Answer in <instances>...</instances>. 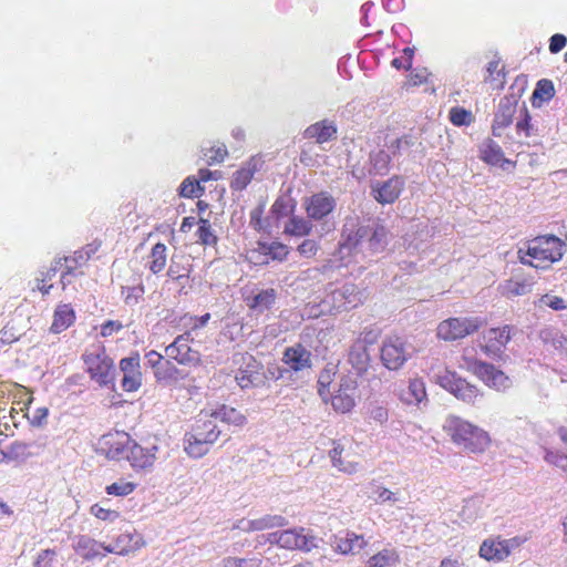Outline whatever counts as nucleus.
<instances>
[{"mask_svg":"<svg viewBox=\"0 0 567 567\" xmlns=\"http://www.w3.org/2000/svg\"><path fill=\"white\" fill-rule=\"evenodd\" d=\"M364 236H370L368 251L372 255L384 251L389 244V231L378 220L361 221L358 217H348L341 233L342 241L338 251L340 257L327 260L315 270L331 279L330 274L344 266L341 260L359 247H363Z\"/></svg>","mask_w":567,"mask_h":567,"instance_id":"obj_1","label":"nucleus"},{"mask_svg":"<svg viewBox=\"0 0 567 567\" xmlns=\"http://www.w3.org/2000/svg\"><path fill=\"white\" fill-rule=\"evenodd\" d=\"M217 419L200 413L192 426V430L185 434L184 443L186 453L195 458H199L208 453L210 446L217 442L221 431L216 424Z\"/></svg>","mask_w":567,"mask_h":567,"instance_id":"obj_2","label":"nucleus"},{"mask_svg":"<svg viewBox=\"0 0 567 567\" xmlns=\"http://www.w3.org/2000/svg\"><path fill=\"white\" fill-rule=\"evenodd\" d=\"M566 244L556 236H539L528 243L526 252L518 250L522 264L534 268H547L561 259Z\"/></svg>","mask_w":567,"mask_h":567,"instance_id":"obj_3","label":"nucleus"},{"mask_svg":"<svg viewBox=\"0 0 567 567\" xmlns=\"http://www.w3.org/2000/svg\"><path fill=\"white\" fill-rule=\"evenodd\" d=\"M443 427L454 443L473 453L483 452L489 444V436L484 430L460 416H447Z\"/></svg>","mask_w":567,"mask_h":567,"instance_id":"obj_4","label":"nucleus"},{"mask_svg":"<svg viewBox=\"0 0 567 567\" xmlns=\"http://www.w3.org/2000/svg\"><path fill=\"white\" fill-rule=\"evenodd\" d=\"M86 372L100 386L113 384L116 369L113 359L106 353L105 348L97 343L89 347L82 354Z\"/></svg>","mask_w":567,"mask_h":567,"instance_id":"obj_5","label":"nucleus"},{"mask_svg":"<svg viewBox=\"0 0 567 567\" xmlns=\"http://www.w3.org/2000/svg\"><path fill=\"white\" fill-rule=\"evenodd\" d=\"M414 348L403 338L394 336L384 339L380 349L382 364L391 371L401 369L412 358Z\"/></svg>","mask_w":567,"mask_h":567,"instance_id":"obj_6","label":"nucleus"},{"mask_svg":"<svg viewBox=\"0 0 567 567\" xmlns=\"http://www.w3.org/2000/svg\"><path fill=\"white\" fill-rule=\"evenodd\" d=\"M483 326V321L475 318H450L437 327V337L445 341H454L474 333Z\"/></svg>","mask_w":567,"mask_h":567,"instance_id":"obj_7","label":"nucleus"},{"mask_svg":"<svg viewBox=\"0 0 567 567\" xmlns=\"http://www.w3.org/2000/svg\"><path fill=\"white\" fill-rule=\"evenodd\" d=\"M437 383L456 399L468 404H474L481 395L480 390L474 384L468 383L455 372L445 371L437 375Z\"/></svg>","mask_w":567,"mask_h":567,"instance_id":"obj_8","label":"nucleus"},{"mask_svg":"<svg viewBox=\"0 0 567 567\" xmlns=\"http://www.w3.org/2000/svg\"><path fill=\"white\" fill-rule=\"evenodd\" d=\"M282 362L287 368L280 370V378L285 373H305L312 368V353L301 343H297L285 349Z\"/></svg>","mask_w":567,"mask_h":567,"instance_id":"obj_9","label":"nucleus"},{"mask_svg":"<svg viewBox=\"0 0 567 567\" xmlns=\"http://www.w3.org/2000/svg\"><path fill=\"white\" fill-rule=\"evenodd\" d=\"M190 333L185 332L165 348V354L168 359L175 360L183 365H196L200 362V354L189 346Z\"/></svg>","mask_w":567,"mask_h":567,"instance_id":"obj_10","label":"nucleus"},{"mask_svg":"<svg viewBox=\"0 0 567 567\" xmlns=\"http://www.w3.org/2000/svg\"><path fill=\"white\" fill-rule=\"evenodd\" d=\"M336 198L327 192L311 195L305 202L307 215L310 219L322 220L336 208Z\"/></svg>","mask_w":567,"mask_h":567,"instance_id":"obj_11","label":"nucleus"},{"mask_svg":"<svg viewBox=\"0 0 567 567\" xmlns=\"http://www.w3.org/2000/svg\"><path fill=\"white\" fill-rule=\"evenodd\" d=\"M404 187V179L401 176H392L385 182H374L371 184V194L373 198L382 204L394 203Z\"/></svg>","mask_w":567,"mask_h":567,"instance_id":"obj_12","label":"nucleus"},{"mask_svg":"<svg viewBox=\"0 0 567 567\" xmlns=\"http://www.w3.org/2000/svg\"><path fill=\"white\" fill-rule=\"evenodd\" d=\"M132 439L124 432L110 433L103 436L101 449L110 460H126Z\"/></svg>","mask_w":567,"mask_h":567,"instance_id":"obj_13","label":"nucleus"},{"mask_svg":"<svg viewBox=\"0 0 567 567\" xmlns=\"http://www.w3.org/2000/svg\"><path fill=\"white\" fill-rule=\"evenodd\" d=\"M473 372L486 385L494 388L497 391L506 390L511 386L509 378L501 370L496 369L493 364L477 361L473 365Z\"/></svg>","mask_w":567,"mask_h":567,"instance_id":"obj_14","label":"nucleus"},{"mask_svg":"<svg viewBox=\"0 0 567 567\" xmlns=\"http://www.w3.org/2000/svg\"><path fill=\"white\" fill-rule=\"evenodd\" d=\"M140 354L134 353L120 361V370L123 373L121 381L124 391L133 392L142 385V373L140 370Z\"/></svg>","mask_w":567,"mask_h":567,"instance_id":"obj_15","label":"nucleus"},{"mask_svg":"<svg viewBox=\"0 0 567 567\" xmlns=\"http://www.w3.org/2000/svg\"><path fill=\"white\" fill-rule=\"evenodd\" d=\"M236 381L241 389L258 386L264 382L262 365L252 355L244 358V364L236 374Z\"/></svg>","mask_w":567,"mask_h":567,"instance_id":"obj_16","label":"nucleus"},{"mask_svg":"<svg viewBox=\"0 0 567 567\" xmlns=\"http://www.w3.org/2000/svg\"><path fill=\"white\" fill-rule=\"evenodd\" d=\"M330 545L339 554L355 555L368 545V542L362 535L344 530L333 535L330 539Z\"/></svg>","mask_w":567,"mask_h":567,"instance_id":"obj_17","label":"nucleus"},{"mask_svg":"<svg viewBox=\"0 0 567 567\" xmlns=\"http://www.w3.org/2000/svg\"><path fill=\"white\" fill-rule=\"evenodd\" d=\"M279 547L286 549H300L303 551H310L312 548H316L317 538L312 535L303 534V528L297 529H286L280 532L279 537Z\"/></svg>","mask_w":567,"mask_h":567,"instance_id":"obj_18","label":"nucleus"},{"mask_svg":"<svg viewBox=\"0 0 567 567\" xmlns=\"http://www.w3.org/2000/svg\"><path fill=\"white\" fill-rule=\"evenodd\" d=\"M519 543L516 538L511 539H486L483 542L480 548L481 557L486 560L501 561L506 558L514 546H518Z\"/></svg>","mask_w":567,"mask_h":567,"instance_id":"obj_19","label":"nucleus"},{"mask_svg":"<svg viewBox=\"0 0 567 567\" xmlns=\"http://www.w3.org/2000/svg\"><path fill=\"white\" fill-rule=\"evenodd\" d=\"M517 104L518 101L515 96H504L501 99L492 126L495 136H501L502 131L512 124Z\"/></svg>","mask_w":567,"mask_h":567,"instance_id":"obj_20","label":"nucleus"},{"mask_svg":"<svg viewBox=\"0 0 567 567\" xmlns=\"http://www.w3.org/2000/svg\"><path fill=\"white\" fill-rule=\"evenodd\" d=\"M157 446L143 447L132 440L126 460L136 470H145L152 467L155 462Z\"/></svg>","mask_w":567,"mask_h":567,"instance_id":"obj_21","label":"nucleus"},{"mask_svg":"<svg viewBox=\"0 0 567 567\" xmlns=\"http://www.w3.org/2000/svg\"><path fill=\"white\" fill-rule=\"evenodd\" d=\"M513 327L504 326L503 328H492L489 329L484 338L486 340V344L484 347L485 352L488 354H498L505 348V346L511 340Z\"/></svg>","mask_w":567,"mask_h":567,"instance_id":"obj_22","label":"nucleus"},{"mask_svg":"<svg viewBox=\"0 0 567 567\" xmlns=\"http://www.w3.org/2000/svg\"><path fill=\"white\" fill-rule=\"evenodd\" d=\"M533 286L534 281L532 278L515 276L504 281L499 289L503 296L514 298L529 293Z\"/></svg>","mask_w":567,"mask_h":567,"instance_id":"obj_23","label":"nucleus"},{"mask_svg":"<svg viewBox=\"0 0 567 567\" xmlns=\"http://www.w3.org/2000/svg\"><path fill=\"white\" fill-rule=\"evenodd\" d=\"M332 298L339 306L347 309L355 308L363 300V293L353 284H344L340 289L332 292Z\"/></svg>","mask_w":567,"mask_h":567,"instance_id":"obj_24","label":"nucleus"},{"mask_svg":"<svg viewBox=\"0 0 567 567\" xmlns=\"http://www.w3.org/2000/svg\"><path fill=\"white\" fill-rule=\"evenodd\" d=\"M353 391L354 386L352 382L346 381L344 383H340L339 389L334 391L331 399L333 409L341 413L349 412L354 406Z\"/></svg>","mask_w":567,"mask_h":567,"instance_id":"obj_25","label":"nucleus"},{"mask_svg":"<svg viewBox=\"0 0 567 567\" xmlns=\"http://www.w3.org/2000/svg\"><path fill=\"white\" fill-rule=\"evenodd\" d=\"M277 292L272 288L262 289L251 297H247L246 301L250 310L257 315L269 310L276 302Z\"/></svg>","mask_w":567,"mask_h":567,"instance_id":"obj_26","label":"nucleus"},{"mask_svg":"<svg viewBox=\"0 0 567 567\" xmlns=\"http://www.w3.org/2000/svg\"><path fill=\"white\" fill-rule=\"evenodd\" d=\"M116 555L126 556L144 546L143 537L134 532H124L115 540Z\"/></svg>","mask_w":567,"mask_h":567,"instance_id":"obj_27","label":"nucleus"},{"mask_svg":"<svg viewBox=\"0 0 567 567\" xmlns=\"http://www.w3.org/2000/svg\"><path fill=\"white\" fill-rule=\"evenodd\" d=\"M349 362L358 374L364 373L370 365V354L362 342H354L349 351Z\"/></svg>","mask_w":567,"mask_h":567,"instance_id":"obj_28","label":"nucleus"},{"mask_svg":"<svg viewBox=\"0 0 567 567\" xmlns=\"http://www.w3.org/2000/svg\"><path fill=\"white\" fill-rule=\"evenodd\" d=\"M401 401L406 404H419L426 399L425 384L421 379H412L405 390L402 391Z\"/></svg>","mask_w":567,"mask_h":567,"instance_id":"obj_29","label":"nucleus"},{"mask_svg":"<svg viewBox=\"0 0 567 567\" xmlns=\"http://www.w3.org/2000/svg\"><path fill=\"white\" fill-rule=\"evenodd\" d=\"M214 419L220 420L227 424L235 426H244L247 423V417L237 411L235 408L221 405L212 412Z\"/></svg>","mask_w":567,"mask_h":567,"instance_id":"obj_30","label":"nucleus"},{"mask_svg":"<svg viewBox=\"0 0 567 567\" xmlns=\"http://www.w3.org/2000/svg\"><path fill=\"white\" fill-rule=\"evenodd\" d=\"M393 159L388 150H379L370 154L369 174L384 175L389 172L390 162Z\"/></svg>","mask_w":567,"mask_h":567,"instance_id":"obj_31","label":"nucleus"},{"mask_svg":"<svg viewBox=\"0 0 567 567\" xmlns=\"http://www.w3.org/2000/svg\"><path fill=\"white\" fill-rule=\"evenodd\" d=\"M337 134V128L326 121L317 122L306 130V136L316 138L318 143H326Z\"/></svg>","mask_w":567,"mask_h":567,"instance_id":"obj_32","label":"nucleus"},{"mask_svg":"<svg viewBox=\"0 0 567 567\" xmlns=\"http://www.w3.org/2000/svg\"><path fill=\"white\" fill-rule=\"evenodd\" d=\"M32 444L22 441L12 442L7 451H2L3 458L10 461H23L33 455L31 452Z\"/></svg>","mask_w":567,"mask_h":567,"instance_id":"obj_33","label":"nucleus"},{"mask_svg":"<svg viewBox=\"0 0 567 567\" xmlns=\"http://www.w3.org/2000/svg\"><path fill=\"white\" fill-rule=\"evenodd\" d=\"M554 95L555 87L553 82L547 79L539 80L533 92V105L539 107L542 105V102H547L551 100Z\"/></svg>","mask_w":567,"mask_h":567,"instance_id":"obj_34","label":"nucleus"},{"mask_svg":"<svg viewBox=\"0 0 567 567\" xmlns=\"http://www.w3.org/2000/svg\"><path fill=\"white\" fill-rule=\"evenodd\" d=\"M100 543L87 536H80L75 546L76 553L86 560L100 555Z\"/></svg>","mask_w":567,"mask_h":567,"instance_id":"obj_35","label":"nucleus"},{"mask_svg":"<svg viewBox=\"0 0 567 567\" xmlns=\"http://www.w3.org/2000/svg\"><path fill=\"white\" fill-rule=\"evenodd\" d=\"M71 324V308L69 305L59 306L54 312L51 331L60 333Z\"/></svg>","mask_w":567,"mask_h":567,"instance_id":"obj_36","label":"nucleus"},{"mask_svg":"<svg viewBox=\"0 0 567 567\" xmlns=\"http://www.w3.org/2000/svg\"><path fill=\"white\" fill-rule=\"evenodd\" d=\"M259 249L265 257L282 261L287 258L288 247L281 243H259Z\"/></svg>","mask_w":567,"mask_h":567,"instance_id":"obj_37","label":"nucleus"},{"mask_svg":"<svg viewBox=\"0 0 567 567\" xmlns=\"http://www.w3.org/2000/svg\"><path fill=\"white\" fill-rule=\"evenodd\" d=\"M343 446L340 443L333 441V447L329 451V456L331 458L332 465L342 472L349 474L354 473L357 471V464L351 462L346 463L341 458Z\"/></svg>","mask_w":567,"mask_h":567,"instance_id":"obj_38","label":"nucleus"},{"mask_svg":"<svg viewBox=\"0 0 567 567\" xmlns=\"http://www.w3.org/2000/svg\"><path fill=\"white\" fill-rule=\"evenodd\" d=\"M482 158L491 165H497L504 161V154L501 146L492 140H488L481 150Z\"/></svg>","mask_w":567,"mask_h":567,"instance_id":"obj_39","label":"nucleus"},{"mask_svg":"<svg viewBox=\"0 0 567 567\" xmlns=\"http://www.w3.org/2000/svg\"><path fill=\"white\" fill-rule=\"evenodd\" d=\"M166 246L162 243H157L151 251L150 258V270L153 274L161 272L166 266Z\"/></svg>","mask_w":567,"mask_h":567,"instance_id":"obj_40","label":"nucleus"},{"mask_svg":"<svg viewBox=\"0 0 567 567\" xmlns=\"http://www.w3.org/2000/svg\"><path fill=\"white\" fill-rule=\"evenodd\" d=\"M255 530L261 532L266 529H271L275 527H284L288 525L287 519L281 515H271L267 514L262 517L254 519Z\"/></svg>","mask_w":567,"mask_h":567,"instance_id":"obj_41","label":"nucleus"},{"mask_svg":"<svg viewBox=\"0 0 567 567\" xmlns=\"http://www.w3.org/2000/svg\"><path fill=\"white\" fill-rule=\"evenodd\" d=\"M100 247L101 243L94 240L87 244L85 247L81 248L80 250L73 251V270L78 267H82L83 265H85V262L90 260L93 255L96 254Z\"/></svg>","mask_w":567,"mask_h":567,"instance_id":"obj_42","label":"nucleus"},{"mask_svg":"<svg viewBox=\"0 0 567 567\" xmlns=\"http://www.w3.org/2000/svg\"><path fill=\"white\" fill-rule=\"evenodd\" d=\"M414 145V140L411 135H404L399 138H394L386 144L388 152L393 158H396L408 152Z\"/></svg>","mask_w":567,"mask_h":567,"instance_id":"obj_43","label":"nucleus"},{"mask_svg":"<svg viewBox=\"0 0 567 567\" xmlns=\"http://www.w3.org/2000/svg\"><path fill=\"white\" fill-rule=\"evenodd\" d=\"M371 493H372V495L370 497L373 498V501L377 504H385V503L395 504L396 502L400 501L398 493L392 492V491H390L381 485L374 484V483H371Z\"/></svg>","mask_w":567,"mask_h":567,"instance_id":"obj_44","label":"nucleus"},{"mask_svg":"<svg viewBox=\"0 0 567 567\" xmlns=\"http://www.w3.org/2000/svg\"><path fill=\"white\" fill-rule=\"evenodd\" d=\"M398 561V556L393 550L383 549L378 554L371 556L367 560L368 567H389Z\"/></svg>","mask_w":567,"mask_h":567,"instance_id":"obj_45","label":"nucleus"},{"mask_svg":"<svg viewBox=\"0 0 567 567\" xmlns=\"http://www.w3.org/2000/svg\"><path fill=\"white\" fill-rule=\"evenodd\" d=\"M312 229V224L302 218L293 216L286 225V231L292 236H306L309 235Z\"/></svg>","mask_w":567,"mask_h":567,"instance_id":"obj_46","label":"nucleus"},{"mask_svg":"<svg viewBox=\"0 0 567 567\" xmlns=\"http://www.w3.org/2000/svg\"><path fill=\"white\" fill-rule=\"evenodd\" d=\"M203 192L204 188L200 187L199 181L193 176L185 178L178 188L179 196L186 198L198 197Z\"/></svg>","mask_w":567,"mask_h":567,"instance_id":"obj_47","label":"nucleus"},{"mask_svg":"<svg viewBox=\"0 0 567 567\" xmlns=\"http://www.w3.org/2000/svg\"><path fill=\"white\" fill-rule=\"evenodd\" d=\"M255 169L250 167H243L235 172L230 186L235 190H243L247 187L254 176Z\"/></svg>","mask_w":567,"mask_h":567,"instance_id":"obj_48","label":"nucleus"},{"mask_svg":"<svg viewBox=\"0 0 567 567\" xmlns=\"http://www.w3.org/2000/svg\"><path fill=\"white\" fill-rule=\"evenodd\" d=\"M198 240L206 246L214 245L217 243V237L212 230L209 220L200 218L198 221L197 229Z\"/></svg>","mask_w":567,"mask_h":567,"instance_id":"obj_49","label":"nucleus"},{"mask_svg":"<svg viewBox=\"0 0 567 567\" xmlns=\"http://www.w3.org/2000/svg\"><path fill=\"white\" fill-rule=\"evenodd\" d=\"M261 564V559L258 557L250 558H240L228 556L223 558L220 566L221 567H259Z\"/></svg>","mask_w":567,"mask_h":567,"instance_id":"obj_50","label":"nucleus"},{"mask_svg":"<svg viewBox=\"0 0 567 567\" xmlns=\"http://www.w3.org/2000/svg\"><path fill=\"white\" fill-rule=\"evenodd\" d=\"M522 117L516 123V131L518 134L524 133L526 137H530L535 135L536 130L534 128V125L530 123L532 117L528 113V110L525 105H523L522 110Z\"/></svg>","mask_w":567,"mask_h":567,"instance_id":"obj_51","label":"nucleus"},{"mask_svg":"<svg viewBox=\"0 0 567 567\" xmlns=\"http://www.w3.org/2000/svg\"><path fill=\"white\" fill-rule=\"evenodd\" d=\"M20 337H21V333L19 332V330L10 322L7 323L0 330V349L18 341L20 339Z\"/></svg>","mask_w":567,"mask_h":567,"instance_id":"obj_52","label":"nucleus"},{"mask_svg":"<svg viewBox=\"0 0 567 567\" xmlns=\"http://www.w3.org/2000/svg\"><path fill=\"white\" fill-rule=\"evenodd\" d=\"M135 489V484L131 482L118 481L106 487L110 495L126 496Z\"/></svg>","mask_w":567,"mask_h":567,"instance_id":"obj_53","label":"nucleus"},{"mask_svg":"<svg viewBox=\"0 0 567 567\" xmlns=\"http://www.w3.org/2000/svg\"><path fill=\"white\" fill-rule=\"evenodd\" d=\"M56 275L55 268H49L45 271L41 272V277L37 278V286L35 289L41 291L43 295H47L52 288V284H49L53 277Z\"/></svg>","mask_w":567,"mask_h":567,"instance_id":"obj_54","label":"nucleus"},{"mask_svg":"<svg viewBox=\"0 0 567 567\" xmlns=\"http://www.w3.org/2000/svg\"><path fill=\"white\" fill-rule=\"evenodd\" d=\"M297 250L300 256L305 258H311L317 255L319 250V244L313 239H305L301 244L298 245Z\"/></svg>","mask_w":567,"mask_h":567,"instance_id":"obj_55","label":"nucleus"},{"mask_svg":"<svg viewBox=\"0 0 567 567\" xmlns=\"http://www.w3.org/2000/svg\"><path fill=\"white\" fill-rule=\"evenodd\" d=\"M172 359L165 360L161 367L155 371V377L157 380H166L172 379L177 373V369L175 365L171 363Z\"/></svg>","mask_w":567,"mask_h":567,"instance_id":"obj_56","label":"nucleus"},{"mask_svg":"<svg viewBox=\"0 0 567 567\" xmlns=\"http://www.w3.org/2000/svg\"><path fill=\"white\" fill-rule=\"evenodd\" d=\"M91 513L99 519L110 520V522L115 520L120 516L118 512L109 509V508H104L102 506H99L97 504H95L91 507Z\"/></svg>","mask_w":567,"mask_h":567,"instance_id":"obj_57","label":"nucleus"},{"mask_svg":"<svg viewBox=\"0 0 567 567\" xmlns=\"http://www.w3.org/2000/svg\"><path fill=\"white\" fill-rule=\"evenodd\" d=\"M450 120L454 125H466L471 121V113L464 109H452L450 112Z\"/></svg>","mask_w":567,"mask_h":567,"instance_id":"obj_58","label":"nucleus"},{"mask_svg":"<svg viewBox=\"0 0 567 567\" xmlns=\"http://www.w3.org/2000/svg\"><path fill=\"white\" fill-rule=\"evenodd\" d=\"M539 302L553 310H563L566 308L564 299L557 296L544 295L540 297Z\"/></svg>","mask_w":567,"mask_h":567,"instance_id":"obj_59","label":"nucleus"},{"mask_svg":"<svg viewBox=\"0 0 567 567\" xmlns=\"http://www.w3.org/2000/svg\"><path fill=\"white\" fill-rule=\"evenodd\" d=\"M369 416L379 424H384L389 419V413L385 408L378 405L370 409Z\"/></svg>","mask_w":567,"mask_h":567,"instance_id":"obj_60","label":"nucleus"},{"mask_svg":"<svg viewBox=\"0 0 567 567\" xmlns=\"http://www.w3.org/2000/svg\"><path fill=\"white\" fill-rule=\"evenodd\" d=\"M55 557V551L45 549L39 554L34 567H50Z\"/></svg>","mask_w":567,"mask_h":567,"instance_id":"obj_61","label":"nucleus"},{"mask_svg":"<svg viewBox=\"0 0 567 567\" xmlns=\"http://www.w3.org/2000/svg\"><path fill=\"white\" fill-rule=\"evenodd\" d=\"M567 43V38L564 34L556 33L550 38L549 51L551 53H558L561 51Z\"/></svg>","mask_w":567,"mask_h":567,"instance_id":"obj_62","label":"nucleus"},{"mask_svg":"<svg viewBox=\"0 0 567 567\" xmlns=\"http://www.w3.org/2000/svg\"><path fill=\"white\" fill-rule=\"evenodd\" d=\"M123 328L120 321L107 320L101 326V336L110 337L115 332H118Z\"/></svg>","mask_w":567,"mask_h":567,"instance_id":"obj_63","label":"nucleus"},{"mask_svg":"<svg viewBox=\"0 0 567 567\" xmlns=\"http://www.w3.org/2000/svg\"><path fill=\"white\" fill-rule=\"evenodd\" d=\"M379 333L374 330H364L355 342H362L364 349H368V346L373 344L378 340Z\"/></svg>","mask_w":567,"mask_h":567,"instance_id":"obj_64","label":"nucleus"}]
</instances>
